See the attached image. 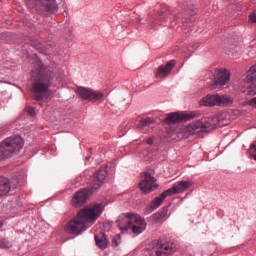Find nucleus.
<instances>
[{
    "label": "nucleus",
    "instance_id": "f257e3e1",
    "mask_svg": "<svg viewBox=\"0 0 256 256\" xmlns=\"http://www.w3.org/2000/svg\"><path fill=\"white\" fill-rule=\"evenodd\" d=\"M105 211L103 204H94L80 210L76 217L68 221L64 227V231L70 235H81L83 231H87L91 225H94Z\"/></svg>",
    "mask_w": 256,
    "mask_h": 256
},
{
    "label": "nucleus",
    "instance_id": "f03ea898",
    "mask_svg": "<svg viewBox=\"0 0 256 256\" xmlns=\"http://www.w3.org/2000/svg\"><path fill=\"white\" fill-rule=\"evenodd\" d=\"M55 79V68L38 62L31 71L32 93L35 101H43Z\"/></svg>",
    "mask_w": 256,
    "mask_h": 256
},
{
    "label": "nucleus",
    "instance_id": "7ed1b4c3",
    "mask_svg": "<svg viewBox=\"0 0 256 256\" xmlns=\"http://www.w3.org/2000/svg\"><path fill=\"white\" fill-rule=\"evenodd\" d=\"M107 173V168H101L96 171V173L91 177V190H89V188H85L76 192L72 198L73 206L81 207V205H85V203H87V199H89V193H93V191L99 189V187L103 185V181H105Z\"/></svg>",
    "mask_w": 256,
    "mask_h": 256
},
{
    "label": "nucleus",
    "instance_id": "20e7f679",
    "mask_svg": "<svg viewBox=\"0 0 256 256\" xmlns=\"http://www.w3.org/2000/svg\"><path fill=\"white\" fill-rule=\"evenodd\" d=\"M217 125H219V118L215 116L206 122L196 121L188 126H181L180 132L182 133V136L187 139L188 137H191V135L207 133L210 129H215Z\"/></svg>",
    "mask_w": 256,
    "mask_h": 256
},
{
    "label": "nucleus",
    "instance_id": "39448f33",
    "mask_svg": "<svg viewBox=\"0 0 256 256\" xmlns=\"http://www.w3.org/2000/svg\"><path fill=\"white\" fill-rule=\"evenodd\" d=\"M233 98L227 95L221 94H208L202 100H200V105L203 107H227V105H232Z\"/></svg>",
    "mask_w": 256,
    "mask_h": 256
},
{
    "label": "nucleus",
    "instance_id": "423d86ee",
    "mask_svg": "<svg viewBox=\"0 0 256 256\" xmlns=\"http://www.w3.org/2000/svg\"><path fill=\"white\" fill-rule=\"evenodd\" d=\"M26 5L30 9L35 7L40 12V15L57 11V2L55 0H26Z\"/></svg>",
    "mask_w": 256,
    "mask_h": 256
},
{
    "label": "nucleus",
    "instance_id": "0eeeda50",
    "mask_svg": "<svg viewBox=\"0 0 256 256\" xmlns=\"http://www.w3.org/2000/svg\"><path fill=\"white\" fill-rule=\"evenodd\" d=\"M77 93L83 99V101H90L92 103H97L98 101H103L105 94L101 91H95L91 88L78 87Z\"/></svg>",
    "mask_w": 256,
    "mask_h": 256
},
{
    "label": "nucleus",
    "instance_id": "6e6552de",
    "mask_svg": "<svg viewBox=\"0 0 256 256\" xmlns=\"http://www.w3.org/2000/svg\"><path fill=\"white\" fill-rule=\"evenodd\" d=\"M2 143L6 147L10 156L13 155V153H19V151L23 149V145H25V141L19 135L10 136L2 141Z\"/></svg>",
    "mask_w": 256,
    "mask_h": 256
},
{
    "label": "nucleus",
    "instance_id": "1a4fd4ad",
    "mask_svg": "<svg viewBox=\"0 0 256 256\" xmlns=\"http://www.w3.org/2000/svg\"><path fill=\"white\" fill-rule=\"evenodd\" d=\"M247 86L242 91L246 95H256V64L250 67L246 76Z\"/></svg>",
    "mask_w": 256,
    "mask_h": 256
},
{
    "label": "nucleus",
    "instance_id": "9d476101",
    "mask_svg": "<svg viewBox=\"0 0 256 256\" xmlns=\"http://www.w3.org/2000/svg\"><path fill=\"white\" fill-rule=\"evenodd\" d=\"M213 85L215 87L220 86L223 87V85H227L229 81H231V72L227 69H216L213 73Z\"/></svg>",
    "mask_w": 256,
    "mask_h": 256
},
{
    "label": "nucleus",
    "instance_id": "9b49d317",
    "mask_svg": "<svg viewBox=\"0 0 256 256\" xmlns=\"http://www.w3.org/2000/svg\"><path fill=\"white\" fill-rule=\"evenodd\" d=\"M140 190L142 193H151V191H155L159 184H157V179L151 175V173L146 172L144 175V180L139 183Z\"/></svg>",
    "mask_w": 256,
    "mask_h": 256
},
{
    "label": "nucleus",
    "instance_id": "f8f14e48",
    "mask_svg": "<svg viewBox=\"0 0 256 256\" xmlns=\"http://www.w3.org/2000/svg\"><path fill=\"white\" fill-rule=\"evenodd\" d=\"M130 229L134 235H141L147 229V222L139 214H132Z\"/></svg>",
    "mask_w": 256,
    "mask_h": 256
},
{
    "label": "nucleus",
    "instance_id": "ddd939ff",
    "mask_svg": "<svg viewBox=\"0 0 256 256\" xmlns=\"http://www.w3.org/2000/svg\"><path fill=\"white\" fill-rule=\"evenodd\" d=\"M152 249L156 256H168L174 251L173 244L165 243L163 240L154 241Z\"/></svg>",
    "mask_w": 256,
    "mask_h": 256
},
{
    "label": "nucleus",
    "instance_id": "4468645a",
    "mask_svg": "<svg viewBox=\"0 0 256 256\" xmlns=\"http://www.w3.org/2000/svg\"><path fill=\"white\" fill-rule=\"evenodd\" d=\"M197 117V112H189V113H179L172 112L169 113L165 119V123H179V121H189V119H195Z\"/></svg>",
    "mask_w": 256,
    "mask_h": 256
},
{
    "label": "nucleus",
    "instance_id": "2eb2a0df",
    "mask_svg": "<svg viewBox=\"0 0 256 256\" xmlns=\"http://www.w3.org/2000/svg\"><path fill=\"white\" fill-rule=\"evenodd\" d=\"M191 187H193L192 180H183L176 182L170 189L166 190V193L171 197V195L185 193V191H187V189H191Z\"/></svg>",
    "mask_w": 256,
    "mask_h": 256
},
{
    "label": "nucleus",
    "instance_id": "dca6fc26",
    "mask_svg": "<svg viewBox=\"0 0 256 256\" xmlns=\"http://www.w3.org/2000/svg\"><path fill=\"white\" fill-rule=\"evenodd\" d=\"M133 219V213L121 214L116 220V225L122 231V233H127L131 229V223Z\"/></svg>",
    "mask_w": 256,
    "mask_h": 256
},
{
    "label": "nucleus",
    "instance_id": "f3484780",
    "mask_svg": "<svg viewBox=\"0 0 256 256\" xmlns=\"http://www.w3.org/2000/svg\"><path fill=\"white\" fill-rule=\"evenodd\" d=\"M173 67H175V60H170L166 63V65H161L157 68L155 72L156 79H163V77H167L173 71Z\"/></svg>",
    "mask_w": 256,
    "mask_h": 256
},
{
    "label": "nucleus",
    "instance_id": "a211bd4d",
    "mask_svg": "<svg viewBox=\"0 0 256 256\" xmlns=\"http://www.w3.org/2000/svg\"><path fill=\"white\" fill-rule=\"evenodd\" d=\"M166 197H170L167 191H164L160 196L154 198V200L150 204L151 211H155L158 207H161L163 201H165Z\"/></svg>",
    "mask_w": 256,
    "mask_h": 256
},
{
    "label": "nucleus",
    "instance_id": "6ab92c4d",
    "mask_svg": "<svg viewBox=\"0 0 256 256\" xmlns=\"http://www.w3.org/2000/svg\"><path fill=\"white\" fill-rule=\"evenodd\" d=\"M11 191V183L9 179L5 177H0V197L1 195H7Z\"/></svg>",
    "mask_w": 256,
    "mask_h": 256
},
{
    "label": "nucleus",
    "instance_id": "aec40b11",
    "mask_svg": "<svg viewBox=\"0 0 256 256\" xmlns=\"http://www.w3.org/2000/svg\"><path fill=\"white\" fill-rule=\"evenodd\" d=\"M95 241H96V245H98L100 249H107L108 242L105 234L101 233V234L95 235Z\"/></svg>",
    "mask_w": 256,
    "mask_h": 256
},
{
    "label": "nucleus",
    "instance_id": "412c9836",
    "mask_svg": "<svg viewBox=\"0 0 256 256\" xmlns=\"http://www.w3.org/2000/svg\"><path fill=\"white\" fill-rule=\"evenodd\" d=\"M155 121L153 120V118H145L142 119L139 124H138V129H145V127H151V125H153Z\"/></svg>",
    "mask_w": 256,
    "mask_h": 256
},
{
    "label": "nucleus",
    "instance_id": "4be33fe9",
    "mask_svg": "<svg viewBox=\"0 0 256 256\" xmlns=\"http://www.w3.org/2000/svg\"><path fill=\"white\" fill-rule=\"evenodd\" d=\"M11 157L9 154V151L7 150L5 144L3 142L0 143V161H3V159H7Z\"/></svg>",
    "mask_w": 256,
    "mask_h": 256
},
{
    "label": "nucleus",
    "instance_id": "5701e85b",
    "mask_svg": "<svg viewBox=\"0 0 256 256\" xmlns=\"http://www.w3.org/2000/svg\"><path fill=\"white\" fill-rule=\"evenodd\" d=\"M11 247H13V244L9 240H7L5 238L0 239V248L1 249H11Z\"/></svg>",
    "mask_w": 256,
    "mask_h": 256
},
{
    "label": "nucleus",
    "instance_id": "b1692460",
    "mask_svg": "<svg viewBox=\"0 0 256 256\" xmlns=\"http://www.w3.org/2000/svg\"><path fill=\"white\" fill-rule=\"evenodd\" d=\"M167 217V209H163L154 215V220L159 221V219H165Z\"/></svg>",
    "mask_w": 256,
    "mask_h": 256
},
{
    "label": "nucleus",
    "instance_id": "393cba45",
    "mask_svg": "<svg viewBox=\"0 0 256 256\" xmlns=\"http://www.w3.org/2000/svg\"><path fill=\"white\" fill-rule=\"evenodd\" d=\"M244 105H249L252 109H256V96L244 102Z\"/></svg>",
    "mask_w": 256,
    "mask_h": 256
},
{
    "label": "nucleus",
    "instance_id": "a878e982",
    "mask_svg": "<svg viewBox=\"0 0 256 256\" xmlns=\"http://www.w3.org/2000/svg\"><path fill=\"white\" fill-rule=\"evenodd\" d=\"M119 243H121V235H116L112 239V245H113V247H119Z\"/></svg>",
    "mask_w": 256,
    "mask_h": 256
},
{
    "label": "nucleus",
    "instance_id": "bb28decb",
    "mask_svg": "<svg viewBox=\"0 0 256 256\" xmlns=\"http://www.w3.org/2000/svg\"><path fill=\"white\" fill-rule=\"evenodd\" d=\"M250 155L256 161V142L252 143V145L250 147Z\"/></svg>",
    "mask_w": 256,
    "mask_h": 256
},
{
    "label": "nucleus",
    "instance_id": "cd10ccee",
    "mask_svg": "<svg viewBox=\"0 0 256 256\" xmlns=\"http://www.w3.org/2000/svg\"><path fill=\"white\" fill-rule=\"evenodd\" d=\"M28 113L31 115V117H35V108L29 107L28 108Z\"/></svg>",
    "mask_w": 256,
    "mask_h": 256
},
{
    "label": "nucleus",
    "instance_id": "c85d7f7f",
    "mask_svg": "<svg viewBox=\"0 0 256 256\" xmlns=\"http://www.w3.org/2000/svg\"><path fill=\"white\" fill-rule=\"evenodd\" d=\"M249 19H250V21H251L252 23H256V13L251 14L250 17H249Z\"/></svg>",
    "mask_w": 256,
    "mask_h": 256
},
{
    "label": "nucleus",
    "instance_id": "c756f323",
    "mask_svg": "<svg viewBox=\"0 0 256 256\" xmlns=\"http://www.w3.org/2000/svg\"><path fill=\"white\" fill-rule=\"evenodd\" d=\"M146 143H147L148 145H153V139H152V138H148V139L146 140Z\"/></svg>",
    "mask_w": 256,
    "mask_h": 256
},
{
    "label": "nucleus",
    "instance_id": "7c9ffc66",
    "mask_svg": "<svg viewBox=\"0 0 256 256\" xmlns=\"http://www.w3.org/2000/svg\"><path fill=\"white\" fill-rule=\"evenodd\" d=\"M197 47H199V45H196L195 48L189 49V51L193 52L195 49H197Z\"/></svg>",
    "mask_w": 256,
    "mask_h": 256
},
{
    "label": "nucleus",
    "instance_id": "2f4dec72",
    "mask_svg": "<svg viewBox=\"0 0 256 256\" xmlns=\"http://www.w3.org/2000/svg\"><path fill=\"white\" fill-rule=\"evenodd\" d=\"M91 159V156L86 157V161H89Z\"/></svg>",
    "mask_w": 256,
    "mask_h": 256
},
{
    "label": "nucleus",
    "instance_id": "473e14b6",
    "mask_svg": "<svg viewBox=\"0 0 256 256\" xmlns=\"http://www.w3.org/2000/svg\"><path fill=\"white\" fill-rule=\"evenodd\" d=\"M1 227H3V222L0 221V229H1Z\"/></svg>",
    "mask_w": 256,
    "mask_h": 256
},
{
    "label": "nucleus",
    "instance_id": "72a5a7b5",
    "mask_svg": "<svg viewBox=\"0 0 256 256\" xmlns=\"http://www.w3.org/2000/svg\"><path fill=\"white\" fill-rule=\"evenodd\" d=\"M141 21H142V19H139V20H138V23H141Z\"/></svg>",
    "mask_w": 256,
    "mask_h": 256
},
{
    "label": "nucleus",
    "instance_id": "f704fd0d",
    "mask_svg": "<svg viewBox=\"0 0 256 256\" xmlns=\"http://www.w3.org/2000/svg\"><path fill=\"white\" fill-rule=\"evenodd\" d=\"M2 0H0V3H1Z\"/></svg>",
    "mask_w": 256,
    "mask_h": 256
}]
</instances>
